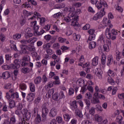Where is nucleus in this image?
Returning <instances> with one entry per match:
<instances>
[{
  "mask_svg": "<svg viewBox=\"0 0 124 124\" xmlns=\"http://www.w3.org/2000/svg\"><path fill=\"white\" fill-rule=\"evenodd\" d=\"M21 34L18 33H17L14 35H13V37L15 40H18V39H20L21 38Z\"/></svg>",
  "mask_w": 124,
  "mask_h": 124,
  "instance_id": "obj_42",
  "label": "nucleus"
},
{
  "mask_svg": "<svg viewBox=\"0 0 124 124\" xmlns=\"http://www.w3.org/2000/svg\"><path fill=\"white\" fill-rule=\"evenodd\" d=\"M110 29L107 28L106 30V36L108 39H112V40H115L116 38V35H118V31L115 29L111 30V33H110Z\"/></svg>",
  "mask_w": 124,
  "mask_h": 124,
  "instance_id": "obj_3",
  "label": "nucleus"
},
{
  "mask_svg": "<svg viewBox=\"0 0 124 124\" xmlns=\"http://www.w3.org/2000/svg\"><path fill=\"white\" fill-rule=\"evenodd\" d=\"M34 16H33L31 17L30 18L29 20H33V19H35L37 17V19H40V24L41 26H43L44 24L45 23L46 21V19L45 17H41V15L38 13L37 12H35L33 13Z\"/></svg>",
  "mask_w": 124,
  "mask_h": 124,
  "instance_id": "obj_5",
  "label": "nucleus"
},
{
  "mask_svg": "<svg viewBox=\"0 0 124 124\" xmlns=\"http://www.w3.org/2000/svg\"><path fill=\"white\" fill-rule=\"evenodd\" d=\"M98 41H100L102 43H105V35L101 34L98 39Z\"/></svg>",
  "mask_w": 124,
  "mask_h": 124,
  "instance_id": "obj_39",
  "label": "nucleus"
},
{
  "mask_svg": "<svg viewBox=\"0 0 124 124\" xmlns=\"http://www.w3.org/2000/svg\"><path fill=\"white\" fill-rule=\"evenodd\" d=\"M15 114L17 115L19 118L22 117V115H24L26 121H29L31 119V112L27 108L22 110L17 109L15 111Z\"/></svg>",
  "mask_w": 124,
  "mask_h": 124,
  "instance_id": "obj_2",
  "label": "nucleus"
},
{
  "mask_svg": "<svg viewBox=\"0 0 124 124\" xmlns=\"http://www.w3.org/2000/svg\"><path fill=\"white\" fill-rule=\"evenodd\" d=\"M62 12H59L53 15L52 17L53 18H55V19H59V18L62 17Z\"/></svg>",
  "mask_w": 124,
  "mask_h": 124,
  "instance_id": "obj_35",
  "label": "nucleus"
},
{
  "mask_svg": "<svg viewBox=\"0 0 124 124\" xmlns=\"http://www.w3.org/2000/svg\"><path fill=\"white\" fill-rule=\"evenodd\" d=\"M96 46V43H95V42L92 41L89 43V48L91 50L93 49H94Z\"/></svg>",
  "mask_w": 124,
  "mask_h": 124,
  "instance_id": "obj_28",
  "label": "nucleus"
},
{
  "mask_svg": "<svg viewBox=\"0 0 124 124\" xmlns=\"http://www.w3.org/2000/svg\"><path fill=\"white\" fill-rule=\"evenodd\" d=\"M74 92H75L74 89L72 88H70L69 89V92H68L69 95H72V94H74Z\"/></svg>",
  "mask_w": 124,
  "mask_h": 124,
  "instance_id": "obj_64",
  "label": "nucleus"
},
{
  "mask_svg": "<svg viewBox=\"0 0 124 124\" xmlns=\"http://www.w3.org/2000/svg\"><path fill=\"white\" fill-rule=\"evenodd\" d=\"M41 123V116L40 115L37 114V117L35 119V124H39Z\"/></svg>",
  "mask_w": 124,
  "mask_h": 124,
  "instance_id": "obj_40",
  "label": "nucleus"
},
{
  "mask_svg": "<svg viewBox=\"0 0 124 124\" xmlns=\"http://www.w3.org/2000/svg\"><path fill=\"white\" fill-rule=\"evenodd\" d=\"M96 109L97 110V111H99L100 112H102V111H103V108H102V107L99 105H96Z\"/></svg>",
  "mask_w": 124,
  "mask_h": 124,
  "instance_id": "obj_62",
  "label": "nucleus"
},
{
  "mask_svg": "<svg viewBox=\"0 0 124 124\" xmlns=\"http://www.w3.org/2000/svg\"><path fill=\"white\" fill-rule=\"evenodd\" d=\"M73 35L74 40H76V41L80 40V39L81 38V35L79 34H77L76 33H74Z\"/></svg>",
  "mask_w": 124,
  "mask_h": 124,
  "instance_id": "obj_47",
  "label": "nucleus"
},
{
  "mask_svg": "<svg viewBox=\"0 0 124 124\" xmlns=\"http://www.w3.org/2000/svg\"><path fill=\"white\" fill-rule=\"evenodd\" d=\"M103 48L105 52H109V51H110L109 46L108 44H104Z\"/></svg>",
  "mask_w": 124,
  "mask_h": 124,
  "instance_id": "obj_57",
  "label": "nucleus"
},
{
  "mask_svg": "<svg viewBox=\"0 0 124 124\" xmlns=\"http://www.w3.org/2000/svg\"><path fill=\"white\" fill-rule=\"evenodd\" d=\"M99 60V57H98V56H95L92 60V65H93V66H96V65L98 64Z\"/></svg>",
  "mask_w": 124,
  "mask_h": 124,
  "instance_id": "obj_19",
  "label": "nucleus"
},
{
  "mask_svg": "<svg viewBox=\"0 0 124 124\" xmlns=\"http://www.w3.org/2000/svg\"><path fill=\"white\" fill-rule=\"evenodd\" d=\"M102 24L104 25V26H108L109 29L112 28L113 27V25L111 24V20L106 17L103 18Z\"/></svg>",
  "mask_w": 124,
  "mask_h": 124,
  "instance_id": "obj_11",
  "label": "nucleus"
},
{
  "mask_svg": "<svg viewBox=\"0 0 124 124\" xmlns=\"http://www.w3.org/2000/svg\"><path fill=\"white\" fill-rule=\"evenodd\" d=\"M63 117H64L65 121H66V122H68V121H69V120H70V116H69V115L67 113L64 114Z\"/></svg>",
  "mask_w": 124,
  "mask_h": 124,
  "instance_id": "obj_59",
  "label": "nucleus"
},
{
  "mask_svg": "<svg viewBox=\"0 0 124 124\" xmlns=\"http://www.w3.org/2000/svg\"><path fill=\"white\" fill-rule=\"evenodd\" d=\"M63 20L65 22H66V23H69L71 21L72 26L74 27H77L79 25V23H78V20H79L78 16H73L72 19H70V17L69 16H64Z\"/></svg>",
  "mask_w": 124,
  "mask_h": 124,
  "instance_id": "obj_4",
  "label": "nucleus"
},
{
  "mask_svg": "<svg viewBox=\"0 0 124 124\" xmlns=\"http://www.w3.org/2000/svg\"><path fill=\"white\" fill-rule=\"evenodd\" d=\"M114 62V58L113 56L109 55L108 56L107 65L108 66H110Z\"/></svg>",
  "mask_w": 124,
  "mask_h": 124,
  "instance_id": "obj_17",
  "label": "nucleus"
},
{
  "mask_svg": "<svg viewBox=\"0 0 124 124\" xmlns=\"http://www.w3.org/2000/svg\"><path fill=\"white\" fill-rule=\"evenodd\" d=\"M57 113H58L57 108H52L49 111V116L51 117V118H54V117L57 116Z\"/></svg>",
  "mask_w": 124,
  "mask_h": 124,
  "instance_id": "obj_12",
  "label": "nucleus"
},
{
  "mask_svg": "<svg viewBox=\"0 0 124 124\" xmlns=\"http://www.w3.org/2000/svg\"><path fill=\"white\" fill-rule=\"evenodd\" d=\"M93 97V95L92 94V93L90 92H88L86 94H85V98L87 99H92V98Z\"/></svg>",
  "mask_w": 124,
  "mask_h": 124,
  "instance_id": "obj_53",
  "label": "nucleus"
},
{
  "mask_svg": "<svg viewBox=\"0 0 124 124\" xmlns=\"http://www.w3.org/2000/svg\"><path fill=\"white\" fill-rule=\"evenodd\" d=\"M10 47L12 50H14V51H17V47L16 46V44H10Z\"/></svg>",
  "mask_w": 124,
  "mask_h": 124,
  "instance_id": "obj_60",
  "label": "nucleus"
},
{
  "mask_svg": "<svg viewBox=\"0 0 124 124\" xmlns=\"http://www.w3.org/2000/svg\"><path fill=\"white\" fill-rule=\"evenodd\" d=\"M94 37H95V35H94V34L90 35L88 40L87 41V43H89V41H92V40H93V39H94Z\"/></svg>",
  "mask_w": 124,
  "mask_h": 124,
  "instance_id": "obj_58",
  "label": "nucleus"
},
{
  "mask_svg": "<svg viewBox=\"0 0 124 124\" xmlns=\"http://www.w3.org/2000/svg\"><path fill=\"white\" fill-rule=\"evenodd\" d=\"M20 47L21 49V50L22 51L23 54H28V46L26 45H21L20 46Z\"/></svg>",
  "mask_w": 124,
  "mask_h": 124,
  "instance_id": "obj_22",
  "label": "nucleus"
},
{
  "mask_svg": "<svg viewBox=\"0 0 124 124\" xmlns=\"http://www.w3.org/2000/svg\"><path fill=\"white\" fill-rule=\"evenodd\" d=\"M83 101L86 105V107L88 109L91 108V101L87 99H84Z\"/></svg>",
  "mask_w": 124,
  "mask_h": 124,
  "instance_id": "obj_41",
  "label": "nucleus"
},
{
  "mask_svg": "<svg viewBox=\"0 0 124 124\" xmlns=\"http://www.w3.org/2000/svg\"><path fill=\"white\" fill-rule=\"evenodd\" d=\"M89 113L91 115H94V113H95V108L93 107H92L89 109Z\"/></svg>",
  "mask_w": 124,
  "mask_h": 124,
  "instance_id": "obj_52",
  "label": "nucleus"
},
{
  "mask_svg": "<svg viewBox=\"0 0 124 124\" xmlns=\"http://www.w3.org/2000/svg\"><path fill=\"white\" fill-rule=\"evenodd\" d=\"M35 97V93H31L27 95L26 97V99L27 101H29V102H31V101H33V99H34Z\"/></svg>",
  "mask_w": 124,
  "mask_h": 124,
  "instance_id": "obj_13",
  "label": "nucleus"
},
{
  "mask_svg": "<svg viewBox=\"0 0 124 124\" xmlns=\"http://www.w3.org/2000/svg\"><path fill=\"white\" fill-rule=\"evenodd\" d=\"M24 15L27 17H29V16H31L33 14L32 12H28L27 11H24L23 12Z\"/></svg>",
  "mask_w": 124,
  "mask_h": 124,
  "instance_id": "obj_50",
  "label": "nucleus"
},
{
  "mask_svg": "<svg viewBox=\"0 0 124 124\" xmlns=\"http://www.w3.org/2000/svg\"><path fill=\"white\" fill-rule=\"evenodd\" d=\"M27 50L30 51V52H34L35 51V47L31 46H28Z\"/></svg>",
  "mask_w": 124,
  "mask_h": 124,
  "instance_id": "obj_49",
  "label": "nucleus"
},
{
  "mask_svg": "<svg viewBox=\"0 0 124 124\" xmlns=\"http://www.w3.org/2000/svg\"><path fill=\"white\" fill-rule=\"evenodd\" d=\"M44 38L46 41L49 42L51 39H52V36L50 34H47L45 35L44 37Z\"/></svg>",
  "mask_w": 124,
  "mask_h": 124,
  "instance_id": "obj_55",
  "label": "nucleus"
},
{
  "mask_svg": "<svg viewBox=\"0 0 124 124\" xmlns=\"http://www.w3.org/2000/svg\"><path fill=\"white\" fill-rule=\"evenodd\" d=\"M96 6L98 9L102 8L103 6H104V7L101 10L99 13H97L93 17V20H94L95 21L102 18V17L105 15V11H104V9H105V8H108V5L107 4V2H106V1H104V0H100V1H98L96 4Z\"/></svg>",
  "mask_w": 124,
  "mask_h": 124,
  "instance_id": "obj_1",
  "label": "nucleus"
},
{
  "mask_svg": "<svg viewBox=\"0 0 124 124\" xmlns=\"http://www.w3.org/2000/svg\"><path fill=\"white\" fill-rule=\"evenodd\" d=\"M5 97L7 100H8L10 109H12V108H15V107H16L15 101L13 99L10 98V94L9 93H6Z\"/></svg>",
  "mask_w": 124,
  "mask_h": 124,
  "instance_id": "obj_7",
  "label": "nucleus"
},
{
  "mask_svg": "<svg viewBox=\"0 0 124 124\" xmlns=\"http://www.w3.org/2000/svg\"><path fill=\"white\" fill-rule=\"evenodd\" d=\"M30 92L31 93H34L35 92V85L33 83L31 82L29 84Z\"/></svg>",
  "mask_w": 124,
  "mask_h": 124,
  "instance_id": "obj_31",
  "label": "nucleus"
},
{
  "mask_svg": "<svg viewBox=\"0 0 124 124\" xmlns=\"http://www.w3.org/2000/svg\"><path fill=\"white\" fill-rule=\"evenodd\" d=\"M65 7V4L64 3H58L54 6L55 9H62Z\"/></svg>",
  "mask_w": 124,
  "mask_h": 124,
  "instance_id": "obj_20",
  "label": "nucleus"
},
{
  "mask_svg": "<svg viewBox=\"0 0 124 124\" xmlns=\"http://www.w3.org/2000/svg\"><path fill=\"white\" fill-rule=\"evenodd\" d=\"M1 78L5 80L10 78V73L7 71L4 72L2 74L0 73V79H1Z\"/></svg>",
  "mask_w": 124,
  "mask_h": 124,
  "instance_id": "obj_15",
  "label": "nucleus"
},
{
  "mask_svg": "<svg viewBox=\"0 0 124 124\" xmlns=\"http://www.w3.org/2000/svg\"><path fill=\"white\" fill-rule=\"evenodd\" d=\"M42 117L44 119H46L47 118V115L49 113V109L47 108V105L45 103L42 106Z\"/></svg>",
  "mask_w": 124,
  "mask_h": 124,
  "instance_id": "obj_8",
  "label": "nucleus"
},
{
  "mask_svg": "<svg viewBox=\"0 0 124 124\" xmlns=\"http://www.w3.org/2000/svg\"><path fill=\"white\" fill-rule=\"evenodd\" d=\"M60 99H62V98H64L65 96H64V94L63 93V92L61 91L60 93L58 94Z\"/></svg>",
  "mask_w": 124,
  "mask_h": 124,
  "instance_id": "obj_61",
  "label": "nucleus"
},
{
  "mask_svg": "<svg viewBox=\"0 0 124 124\" xmlns=\"http://www.w3.org/2000/svg\"><path fill=\"white\" fill-rule=\"evenodd\" d=\"M31 55H32V58L35 59L36 61H39V60H40V56L37 55V52L35 51H33L31 53Z\"/></svg>",
  "mask_w": 124,
  "mask_h": 124,
  "instance_id": "obj_25",
  "label": "nucleus"
},
{
  "mask_svg": "<svg viewBox=\"0 0 124 124\" xmlns=\"http://www.w3.org/2000/svg\"><path fill=\"white\" fill-rule=\"evenodd\" d=\"M31 26L33 27V30L35 31V32L36 33L38 31V30H39V26L38 25H36V21H34L31 22Z\"/></svg>",
  "mask_w": 124,
  "mask_h": 124,
  "instance_id": "obj_21",
  "label": "nucleus"
},
{
  "mask_svg": "<svg viewBox=\"0 0 124 124\" xmlns=\"http://www.w3.org/2000/svg\"><path fill=\"white\" fill-rule=\"evenodd\" d=\"M108 74L110 77H115V76H116V73H115L114 71L111 70L110 69H109L108 70Z\"/></svg>",
  "mask_w": 124,
  "mask_h": 124,
  "instance_id": "obj_43",
  "label": "nucleus"
},
{
  "mask_svg": "<svg viewBox=\"0 0 124 124\" xmlns=\"http://www.w3.org/2000/svg\"><path fill=\"white\" fill-rule=\"evenodd\" d=\"M78 83L79 85V87H82L83 85L85 86V80H84L83 79H79L77 81L76 83L73 84V87L75 90L76 93H77L78 90H79V85H78L77 84Z\"/></svg>",
  "mask_w": 124,
  "mask_h": 124,
  "instance_id": "obj_6",
  "label": "nucleus"
},
{
  "mask_svg": "<svg viewBox=\"0 0 124 124\" xmlns=\"http://www.w3.org/2000/svg\"><path fill=\"white\" fill-rule=\"evenodd\" d=\"M87 87V85H84L83 86L81 87L80 93H82L84 94L87 91V88H86Z\"/></svg>",
  "mask_w": 124,
  "mask_h": 124,
  "instance_id": "obj_54",
  "label": "nucleus"
},
{
  "mask_svg": "<svg viewBox=\"0 0 124 124\" xmlns=\"http://www.w3.org/2000/svg\"><path fill=\"white\" fill-rule=\"evenodd\" d=\"M70 108L72 110V111H75V110L78 109L77 101H73L70 104Z\"/></svg>",
  "mask_w": 124,
  "mask_h": 124,
  "instance_id": "obj_14",
  "label": "nucleus"
},
{
  "mask_svg": "<svg viewBox=\"0 0 124 124\" xmlns=\"http://www.w3.org/2000/svg\"><path fill=\"white\" fill-rule=\"evenodd\" d=\"M20 65L24 67L29 65V58L27 56H24L20 61Z\"/></svg>",
  "mask_w": 124,
  "mask_h": 124,
  "instance_id": "obj_10",
  "label": "nucleus"
},
{
  "mask_svg": "<svg viewBox=\"0 0 124 124\" xmlns=\"http://www.w3.org/2000/svg\"><path fill=\"white\" fill-rule=\"evenodd\" d=\"M54 89H50L48 91L46 94V98H51L52 95H53V94L54 93Z\"/></svg>",
  "mask_w": 124,
  "mask_h": 124,
  "instance_id": "obj_23",
  "label": "nucleus"
},
{
  "mask_svg": "<svg viewBox=\"0 0 124 124\" xmlns=\"http://www.w3.org/2000/svg\"><path fill=\"white\" fill-rule=\"evenodd\" d=\"M31 71V70H30V68L28 67H23L21 69V72L22 73H24V74H27V73H30Z\"/></svg>",
  "mask_w": 124,
  "mask_h": 124,
  "instance_id": "obj_38",
  "label": "nucleus"
},
{
  "mask_svg": "<svg viewBox=\"0 0 124 124\" xmlns=\"http://www.w3.org/2000/svg\"><path fill=\"white\" fill-rule=\"evenodd\" d=\"M94 90L96 92V93H103L104 94H105L106 93V91L105 89H101L98 87V86L95 85L94 87Z\"/></svg>",
  "mask_w": 124,
  "mask_h": 124,
  "instance_id": "obj_18",
  "label": "nucleus"
},
{
  "mask_svg": "<svg viewBox=\"0 0 124 124\" xmlns=\"http://www.w3.org/2000/svg\"><path fill=\"white\" fill-rule=\"evenodd\" d=\"M92 103L93 104H97V103H100V101L97 98L93 97L92 100H91Z\"/></svg>",
  "mask_w": 124,
  "mask_h": 124,
  "instance_id": "obj_45",
  "label": "nucleus"
},
{
  "mask_svg": "<svg viewBox=\"0 0 124 124\" xmlns=\"http://www.w3.org/2000/svg\"><path fill=\"white\" fill-rule=\"evenodd\" d=\"M27 1H28L29 3H31V4L34 6L37 5V2L34 0H27Z\"/></svg>",
  "mask_w": 124,
  "mask_h": 124,
  "instance_id": "obj_56",
  "label": "nucleus"
},
{
  "mask_svg": "<svg viewBox=\"0 0 124 124\" xmlns=\"http://www.w3.org/2000/svg\"><path fill=\"white\" fill-rule=\"evenodd\" d=\"M2 69H4V70H8L9 69H13V67H12V66L11 64L10 65H4L2 66Z\"/></svg>",
  "mask_w": 124,
  "mask_h": 124,
  "instance_id": "obj_36",
  "label": "nucleus"
},
{
  "mask_svg": "<svg viewBox=\"0 0 124 124\" xmlns=\"http://www.w3.org/2000/svg\"><path fill=\"white\" fill-rule=\"evenodd\" d=\"M14 64H11L12 67H13V69H18L20 68V63L19 62V59H16L14 61Z\"/></svg>",
  "mask_w": 124,
  "mask_h": 124,
  "instance_id": "obj_16",
  "label": "nucleus"
},
{
  "mask_svg": "<svg viewBox=\"0 0 124 124\" xmlns=\"http://www.w3.org/2000/svg\"><path fill=\"white\" fill-rule=\"evenodd\" d=\"M51 48V44L50 43H47L46 44H44L43 46V50H48V49H50Z\"/></svg>",
  "mask_w": 124,
  "mask_h": 124,
  "instance_id": "obj_34",
  "label": "nucleus"
},
{
  "mask_svg": "<svg viewBox=\"0 0 124 124\" xmlns=\"http://www.w3.org/2000/svg\"><path fill=\"white\" fill-rule=\"evenodd\" d=\"M123 116L119 115L118 116L116 119V121L118 124H121L123 122Z\"/></svg>",
  "mask_w": 124,
  "mask_h": 124,
  "instance_id": "obj_46",
  "label": "nucleus"
},
{
  "mask_svg": "<svg viewBox=\"0 0 124 124\" xmlns=\"http://www.w3.org/2000/svg\"><path fill=\"white\" fill-rule=\"evenodd\" d=\"M46 52L47 53V54L49 55L50 56H51V55H53V54L54 53V51L50 48L46 50Z\"/></svg>",
  "mask_w": 124,
  "mask_h": 124,
  "instance_id": "obj_63",
  "label": "nucleus"
},
{
  "mask_svg": "<svg viewBox=\"0 0 124 124\" xmlns=\"http://www.w3.org/2000/svg\"><path fill=\"white\" fill-rule=\"evenodd\" d=\"M5 39H6V37L5 36V35L2 33H0V41L3 43L4 42V41H5Z\"/></svg>",
  "mask_w": 124,
  "mask_h": 124,
  "instance_id": "obj_48",
  "label": "nucleus"
},
{
  "mask_svg": "<svg viewBox=\"0 0 124 124\" xmlns=\"http://www.w3.org/2000/svg\"><path fill=\"white\" fill-rule=\"evenodd\" d=\"M19 89H20L21 91H26V90H27V85L25 83H21L19 85Z\"/></svg>",
  "mask_w": 124,
  "mask_h": 124,
  "instance_id": "obj_44",
  "label": "nucleus"
},
{
  "mask_svg": "<svg viewBox=\"0 0 124 124\" xmlns=\"http://www.w3.org/2000/svg\"><path fill=\"white\" fill-rule=\"evenodd\" d=\"M75 111L77 116H78V117H79V118H80V119L83 118V114H82V112L80 111L79 109L77 108V109H75Z\"/></svg>",
  "mask_w": 124,
  "mask_h": 124,
  "instance_id": "obj_37",
  "label": "nucleus"
},
{
  "mask_svg": "<svg viewBox=\"0 0 124 124\" xmlns=\"http://www.w3.org/2000/svg\"><path fill=\"white\" fill-rule=\"evenodd\" d=\"M115 55L117 61H119L120 60H121V59H122V56L123 55L122 54V52H120L119 50H116Z\"/></svg>",
  "mask_w": 124,
  "mask_h": 124,
  "instance_id": "obj_27",
  "label": "nucleus"
},
{
  "mask_svg": "<svg viewBox=\"0 0 124 124\" xmlns=\"http://www.w3.org/2000/svg\"><path fill=\"white\" fill-rule=\"evenodd\" d=\"M95 121L97 123H101L102 122V116L96 114L94 116Z\"/></svg>",
  "mask_w": 124,
  "mask_h": 124,
  "instance_id": "obj_30",
  "label": "nucleus"
},
{
  "mask_svg": "<svg viewBox=\"0 0 124 124\" xmlns=\"http://www.w3.org/2000/svg\"><path fill=\"white\" fill-rule=\"evenodd\" d=\"M94 96L96 97H98V98H99L100 99H102V100H105V96L104 95H102V94H100L98 93H95L94 94Z\"/></svg>",
  "mask_w": 124,
  "mask_h": 124,
  "instance_id": "obj_26",
  "label": "nucleus"
},
{
  "mask_svg": "<svg viewBox=\"0 0 124 124\" xmlns=\"http://www.w3.org/2000/svg\"><path fill=\"white\" fill-rule=\"evenodd\" d=\"M36 41H37V38L36 37L31 38L28 40V43H30L31 44H34Z\"/></svg>",
  "mask_w": 124,
  "mask_h": 124,
  "instance_id": "obj_32",
  "label": "nucleus"
},
{
  "mask_svg": "<svg viewBox=\"0 0 124 124\" xmlns=\"http://www.w3.org/2000/svg\"><path fill=\"white\" fill-rule=\"evenodd\" d=\"M63 11H65V12H70V13H71V16L73 17L78 16H75L76 15V11H75V8L74 7H66L64 9Z\"/></svg>",
  "mask_w": 124,
  "mask_h": 124,
  "instance_id": "obj_9",
  "label": "nucleus"
},
{
  "mask_svg": "<svg viewBox=\"0 0 124 124\" xmlns=\"http://www.w3.org/2000/svg\"><path fill=\"white\" fill-rule=\"evenodd\" d=\"M41 77L38 76L36 77L34 80V83L35 85H38L41 83Z\"/></svg>",
  "mask_w": 124,
  "mask_h": 124,
  "instance_id": "obj_33",
  "label": "nucleus"
},
{
  "mask_svg": "<svg viewBox=\"0 0 124 124\" xmlns=\"http://www.w3.org/2000/svg\"><path fill=\"white\" fill-rule=\"evenodd\" d=\"M16 116L15 115H12L10 118L9 124H16Z\"/></svg>",
  "mask_w": 124,
  "mask_h": 124,
  "instance_id": "obj_24",
  "label": "nucleus"
},
{
  "mask_svg": "<svg viewBox=\"0 0 124 124\" xmlns=\"http://www.w3.org/2000/svg\"><path fill=\"white\" fill-rule=\"evenodd\" d=\"M10 95L11 99V98H13V99L19 98V93H18V92H15L13 93L10 94Z\"/></svg>",
  "mask_w": 124,
  "mask_h": 124,
  "instance_id": "obj_29",
  "label": "nucleus"
},
{
  "mask_svg": "<svg viewBox=\"0 0 124 124\" xmlns=\"http://www.w3.org/2000/svg\"><path fill=\"white\" fill-rule=\"evenodd\" d=\"M59 98L60 97L58 93H55L53 95H52V99H53V100L57 101V100L59 99Z\"/></svg>",
  "mask_w": 124,
  "mask_h": 124,
  "instance_id": "obj_51",
  "label": "nucleus"
}]
</instances>
